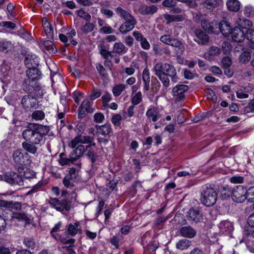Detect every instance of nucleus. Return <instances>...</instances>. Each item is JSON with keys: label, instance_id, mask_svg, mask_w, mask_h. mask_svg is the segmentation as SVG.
Masks as SVG:
<instances>
[{"label": "nucleus", "instance_id": "obj_1", "mask_svg": "<svg viewBox=\"0 0 254 254\" xmlns=\"http://www.w3.org/2000/svg\"><path fill=\"white\" fill-rule=\"evenodd\" d=\"M50 127L36 123H30L22 132L25 141L22 143V148L27 152L35 154L37 153V145L44 142L45 136L49 134Z\"/></svg>", "mask_w": 254, "mask_h": 254}, {"label": "nucleus", "instance_id": "obj_2", "mask_svg": "<svg viewBox=\"0 0 254 254\" xmlns=\"http://www.w3.org/2000/svg\"><path fill=\"white\" fill-rule=\"evenodd\" d=\"M153 70L155 75L158 77L165 88L170 86L169 77L173 83L177 82L179 79L175 67L168 63L159 62L156 63L153 67Z\"/></svg>", "mask_w": 254, "mask_h": 254}, {"label": "nucleus", "instance_id": "obj_3", "mask_svg": "<svg viewBox=\"0 0 254 254\" xmlns=\"http://www.w3.org/2000/svg\"><path fill=\"white\" fill-rule=\"evenodd\" d=\"M26 75L28 79L25 81V83L28 85L27 87V92L29 93L42 96L43 90L39 85L35 82L33 84H30L31 81H34L40 78L41 75L40 70L37 67L28 68L26 71Z\"/></svg>", "mask_w": 254, "mask_h": 254}, {"label": "nucleus", "instance_id": "obj_4", "mask_svg": "<svg viewBox=\"0 0 254 254\" xmlns=\"http://www.w3.org/2000/svg\"><path fill=\"white\" fill-rule=\"evenodd\" d=\"M116 13L118 16L124 20L119 28L121 33L126 34L131 31L137 23V20L130 12L124 9L121 7H118L116 9Z\"/></svg>", "mask_w": 254, "mask_h": 254}, {"label": "nucleus", "instance_id": "obj_5", "mask_svg": "<svg viewBox=\"0 0 254 254\" xmlns=\"http://www.w3.org/2000/svg\"><path fill=\"white\" fill-rule=\"evenodd\" d=\"M212 185H206L201 190L200 200L204 205L209 207L213 205L217 199V193Z\"/></svg>", "mask_w": 254, "mask_h": 254}, {"label": "nucleus", "instance_id": "obj_6", "mask_svg": "<svg viewBox=\"0 0 254 254\" xmlns=\"http://www.w3.org/2000/svg\"><path fill=\"white\" fill-rule=\"evenodd\" d=\"M224 190H228L227 196H231L232 200L237 203H242L247 199V189L243 186H236L233 189L226 186Z\"/></svg>", "mask_w": 254, "mask_h": 254}, {"label": "nucleus", "instance_id": "obj_7", "mask_svg": "<svg viewBox=\"0 0 254 254\" xmlns=\"http://www.w3.org/2000/svg\"><path fill=\"white\" fill-rule=\"evenodd\" d=\"M84 154V156L90 160L92 163L96 161L97 156L92 148H90V146H84L83 145L78 146L72 150L71 158L72 159H79Z\"/></svg>", "mask_w": 254, "mask_h": 254}, {"label": "nucleus", "instance_id": "obj_8", "mask_svg": "<svg viewBox=\"0 0 254 254\" xmlns=\"http://www.w3.org/2000/svg\"><path fill=\"white\" fill-rule=\"evenodd\" d=\"M160 40L165 44L176 48V54L177 55H181L185 51V47L183 43L177 39L173 38L169 34H166L161 36Z\"/></svg>", "mask_w": 254, "mask_h": 254}, {"label": "nucleus", "instance_id": "obj_9", "mask_svg": "<svg viewBox=\"0 0 254 254\" xmlns=\"http://www.w3.org/2000/svg\"><path fill=\"white\" fill-rule=\"evenodd\" d=\"M68 195L66 198L62 199L64 210L69 211L76 202L77 195L74 190L69 192L67 190H62L61 195L62 196Z\"/></svg>", "mask_w": 254, "mask_h": 254}, {"label": "nucleus", "instance_id": "obj_10", "mask_svg": "<svg viewBox=\"0 0 254 254\" xmlns=\"http://www.w3.org/2000/svg\"><path fill=\"white\" fill-rule=\"evenodd\" d=\"M94 141V138L89 135H78L75 136L69 143V146L72 148H76L78 145L83 144H89Z\"/></svg>", "mask_w": 254, "mask_h": 254}, {"label": "nucleus", "instance_id": "obj_11", "mask_svg": "<svg viewBox=\"0 0 254 254\" xmlns=\"http://www.w3.org/2000/svg\"><path fill=\"white\" fill-rule=\"evenodd\" d=\"M189 89L188 85L185 84H178L172 89V93L175 100L177 101L184 100L185 98L184 93Z\"/></svg>", "mask_w": 254, "mask_h": 254}, {"label": "nucleus", "instance_id": "obj_12", "mask_svg": "<svg viewBox=\"0 0 254 254\" xmlns=\"http://www.w3.org/2000/svg\"><path fill=\"white\" fill-rule=\"evenodd\" d=\"M202 214L198 207L190 208L187 214L188 220L191 223H197L202 219Z\"/></svg>", "mask_w": 254, "mask_h": 254}, {"label": "nucleus", "instance_id": "obj_13", "mask_svg": "<svg viewBox=\"0 0 254 254\" xmlns=\"http://www.w3.org/2000/svg\"><path fill=\"white\" fill-rule=\"evenodd\" d=\"M4 181L12 185H23V179L21 176L17 173L10 172L4 175Z\"/></svg>", "mask_w": 254, "mask_h": 254}, {"label": "nucleus", "instance_id": "obj_14", "mask_svg": "<svg viewBox=\"0 0 254 254\" xmlns=\"http://www.w3.org/2000/svg\"><path fill=\"white\" fill-rule=\"evenodd\" d=\"M21 104L26 111H29L36 106L37 100L30 95H25L22 98Z\"/></svg>", "mask_w": 254, "mask_h": 254}, {"label": "nucleus", "instance_id": "obj_15", "mask_svg": "<svg viewBox=\"0 0 254 254\" xmlns=\"http://www.w3.org/2000/svg\"><path fill=\"white\" fill-rule=\"evenodd\" d=\"M201 25L204 30L208 33H217L218 31L216 30L218 27V23L216 21L210 22L205 19H202Z\"/></svg>", "mask_w": 254, "mask_h": 254}, {"label": "nucleus", "instance_id": "obj_16", "mask_svg": "<svg viewBox=\"0 0 254 254\" xmlns=\"http://www.w3.org/2000/svg\"><path fill=\"white\" fill-rule=\"evenodd\" d=\"M39 63V58L35 55H28L24 60V63L27 68L37 67Z\"/></svg>", "mask_w": 254, "mask_h": 254}, {"label": "nucleus", "instance_id": "obj_17", "mask_svg": "<svg viewBox=\"0 0 254 254\" xmlns=\"http://www.w3.org/2000/svg\"><path fill=\"white\" fill-rule=\"evenodd\" d=\"M158 10V8L154 5H147L142 4L140 6L138 11L140 14L143 15H153L156 13Z\"/></svg>", "mask_w": 254, "mask_h": 254}, {"label": "nucleus", "instance_id": "obj_18", "mask_svg": "<svg viewBox=\"0 0 254 254\" xmlns=\"http://www.w3.org/2000/svg\"><path fill=\"white\" fill-rule=\"evenodd\" d=\"M231 34L233 40L236 42H241L245 39V32L242 29L238 27H235Z\"/></svg>", "mask_w": 254, "mask_h": 254}, {"label": "nucleus", "instance_id": "obj_19", "mask_svg": "<svg viewBox=\"0 0 254 254\" xmlns=\"http://www.w3.org/2000/svg\"><path fill=\"white\" fill-rule=\"evenodd\" d=\"M0 206L9 209V210H20L21 208V203L19 202H13L12 201H8L0 199Z\"/></svg>", "mask_w": 254, "mask_h": 254}, {"label": "nucleus", "instance_id": "obj_20", "mask_svg": "<svg viewBox=\"0 0 254 254\" xmlns=\"http://www.w3.org/2000/svg\"><path fill=\"white\" fill-rule=\"evenodd\" d=\"M180 233L182 236L189 238H192L196 235V231L190 226L182 227L180 230Z\"/></svg>", "mask_w": 254, "mask_h": 254}, {"label": "nucleus", "instance_id": "obj_21", "mask_svg": "<svg viewBox=\"0 0 254 254\" xmlns=\"http://www.w3.org/2000/svg\"><path fill=\"white\" fill-rule=\"evenodd\" d=\"M196 38L194 41L199 44L204 45L209 41L208 35L200 30H196L195 32Z\"/></svg>", "mask_w": 254, "mask_h": 254}, {"label": "nucleus", "instance_id": "obj_22", "mask_svg": "<svg viewBox=\"0 0 254 254\" xmlns=\"http://www.w3.org/2000/svg\"><path fill=\"white\" fill-rule=\"evenodd\" d=\"M217 29L225 36H228L232 31L229 24L225 21H222L218 24Z\"/></svg>", "mask_w": 254, "mask_h": 254}, {"label": "nucleus", "instance_id": "obj_23", "mask_svg": "<svg viewBox=\"0 0 254 254\" xmlns=\"http://www.w3.org/2000/svg\"><path fill=\"white\" fill-rule=\"evenodd\" d=\"M219 227L221 232L226 235L230 234L234 230L232 223L228 221H223L221 222L219 225Z\"/></svg>", "mask_w": 254, "mask_h": 254}, {"label": "nucleus", "instance_id": "obj_24", "mask_svg": "<svg viewBox=\"0 0 254 254\" xmlns=\"http://www.w3.org/2000/svg\"><path fill=\"white\" fill-rule=\"evenodd\" d=\"M12 158L14 162L18 165H22L25 163L24 155L21 149H18L13 152Z\"/></svg>", "mask_w": 254, "mask_h": 254}, {"label": "nucleus", "instance_id": "obj_25", "mask_svg": "<svg viewBox=\"0 0 254 254\" xmlns=\"http://www.w3.org/2000/svg\"><path fill=\"white\" fill-rule=\"evenodd\" d=\"M43 27L47 37L53 39L54 38V31L51 24L48 21L46 18L42 19Z\"/></svg>", "mask_w": 254, "mask_h": 254}, {"label": "nucleus", "instance_id": "obj_26", "mask_svg": "<svg viewBox=\"0 0 254 254\" xmlns=\"http://www.w3.org/2000/svg\"><path fill=\"white\" fill-rule=\"evenodd\" d=\"M68 233L72 236H75L78 233H81V229L79 226V222H75L74 224H69L67 227Z\"/></svg>", "mask_w": 254, "mask_h": 254}, {"label": "nucleus", "instance_id": "obj_27", "mask_svg": "<svg viewBox=\"0 0 254 254\" xmlns=\"http://www.w3.org/2000/svg\"><path fill=\"white\" fill-rule=\"evenodd\" d=\"M72 153V151L70 152L69 154V158H67L65 157V154L64 153H62L60 155V159L59 160V163L62 166H64L65 165H68L70 163H73L74 161L77 160L78 159H72L71 158V154Z\"/></svg>", "mask_w": 254, "mask_h": 254}, {"label": "nucleus", "instance_id": "obj_28", "mask_svg": "<svg viewBox=\"0 0 254 254\" xmlns=\"http://www.w3.org/2000/svg\"><path fill=\"white\" fill-rule=\"evenodd\" d=\"M146 116L148 118H151L153 122L157 121L160 118V115L158 113L157 110L154 108L148 109L146 113Z\"/></svg>", "mask_w": 254, "mask_h": 254}, {"label": "nucleus", "instance_id": "obj_29", "mask_svg": "<svg viewBox=\"0 0 254 254\" xmlns=\"http://www.w3.org/2000/svg\"><path fill=\"white\" fill-rule=\"evenodd\" d=\"M191 241L188 239H183L179 240L176 244V248L181 250L188 249L191 245Z\"/></svg>", "mask_w": 254, "mask_h": 254}, {"label": "nucleus", "instance_id": "obj_30", "mask_svg": "<svg viewBox=\"0 0 254 254\" xmlns=\"http://www.w3.org/2000/svg\"><path fill=\"white\" fill-rule=\"evenodd\" d=\"M49 203L51 206L59 211L64 210L62 200L60 201L57 198H50L49 200Z\"/></svg>", "mask_w": 254, "mask_h": 254}, {"label": "nucleus", "instance_id": "obj_31", "mask_svg": "<svg viewBox=\"0 0 254 254\" xmlns=\"http://www.w3.org/2000/svg\"><path fill=\"white\" fill-rule=\"evenodd\" d=\"M127 51V49L122 42H116L113 46V52L117 54H125Z\"/></svg>", "mask_w": 254, "mask_h": 254}, {"label": "nucleus", "instance_id": "obj_32", "mask_svg": "<svg viewBox=\"0 0 254 254\" xmlns=\"http://www.w3.org/2000/svg\"><path fill=\"white\" fill-rule=\"evenodd\" d=\"M228 8L232 11H237L240 8V2L237 0H229L227 2Z\"/></svg>", "mask_w": 254, "mask_h": 254}, {"label": "nucleus", "instance_id": "obj_33", "mask_svg": "<svg viewBox=\"0 0 254 254\" xmlns=\"http://www.w3.org/2000/svg\"><path fill=\"white\" fill-rule=\"evenodd\" d=\"M237 23L238 26L239 27V28L241 29L242 28L246 29L252 25L251 22L249 20L244 18L242 19L239 18L237 20Z\"/></svg>", "mask_w": 254, "mask_h": 254}, {"label": "nucleus", "instance_id": "obj_34", "mask_svg": "<svg viewBox=\"0 0 254 254\" xmlns=\"http://www.w3.org/2000/svg\"><path fill=\"white\" fill-rule=\"evenodd\" d=\"M96 129L99 133L106 135L108 134L111 130L110 125L95 126Z\"/></svg>", "mask_w": 254, "mask_h": 254}, {"label": "nucleus", "instance_id": "obj_35", "mask_svg": "<svg viewBox=\"0 0 254 254\" xmlns=\"http://www.w3.org/2000/svg\"><path fill=\"white\" fill-rule=\"evenodd\" d=\"M70 178V177L69 176H65L63 180V184L67 189H72V190L75 191V186L73 184V182L75 180H73Z\"/></svg>", "mask_w": 254, "mask_h": 254}, {"label": "nucleus", "instance_id": "obj_36", "mask_svg": "<svg viewBox=\"0 0 254 254\" xmlns=\"http://www.w3.org/2000/svg\"><path fill=\"white\" fill-rule=\"evenodd\" d=\"M43 45L45 49L50 53L54 54L57 52V49L55 47L53 42L51 40L45 41Z\"/></svg>", "mask_w": 254, "mask_h": 254}, {"label": "nucleus", "instance_id": "obj_37", "mask_svg": "<svg viewBox=\"0 0 254 254\" xmlns=\"http://www.w3.org/2000/svg\"><path fill=\"white\" fill-rule=\"evenodd\" d=\"M11 217L12 218L16 219L18 221H23L26 222H28L29 221V218L24 213H13Z\"/></svg>", "mask_w": 254, "mask_h": 254}, {"label": "nucleus", "instance_id": "obj_38", "mask_svg": "<svg viewBox=\"0 0 254 254\" xmlns=\"http://www.w3.org/2000/svg\"><path fill=\"white\" fill-rule=\"evenodd\" d=\"M94 27V24L86 21V23L80 28V30L84 33H88L92 31Z\"/></svg>", "mask_w": 254, "mask_h": 254}, {"label": "nucleus", "instance_id": "obj_39", "mask_svg": "<svg viewBox=\"0 0 254 254\" xmlns=\"http://www.w3.org/2000/svg\"><path fill=\"white\" fill-rule=\"evenodd\" d=\"M126 86L124 84H120L115 86L112 89L114 95L116 97L119 96L125 90Z\"/></svg>", "mask_w": 254, "mask_h": 254}, {"label": "nucleus", "instance_id": "obj_40", "mask_svg": "<svg viewBox=\"0 0 254 254\" xmlns=\"http://www.w3.org/2000/svg\"><path fill=\"white\" fill-rule=\"evenodd\" d=\"M31 117L36 121H41L44 119L45 114L41 110H36L33 112Z\"/></svg>", "mask_w": 254, "mask_h": 254}, {"label": "nucleus", "instance_id": "obj_41", "mask_svg": "<svg viewBox=\"0 0 254 254\" xmlns=\"http://www.w3.org/2000/svg\"><path fill=\"white\" fill-rule=\"evenodd\" d=\"M23 244L25 247L31 249H33L36 246V242L34 240L29 237H26L24 239Z\"/></svg>", "mask_w": 254, "mask_h": 254}, {"label": "nucleus", "instance_id": "obj_42", "mask_svg": "<svg viewBox=\"0 0 254 254\" xmlns=\"http://www.w3.org/2000/svg\"><path fill=\"white\" fill-rule=\"evenodd\" d=\"M246 37L247 39L252 43L250 47L252 49H254V30L249 29L247 30Z\"/></svg>", "mask_w": 254, "mask_h": 254}, {"label": "nucleus", "instance_id": "obj_43", "mask_svg": "<svg viewBox=\"0 0 254 254\" xmlns=\"http://www.w3.org/2000/svg\"><path fill=\"white\" fill-rule=\"evenodd\" d=\"M96 67L99 74L102 77L107 78L108 76V74L105 68L101 64H97L96 65Z\"/></svg>", "mask_w": 254, "mask_h": 254}, {"label": "nucleus", "instance_id": "obj_44", "mask_svg": "<svg viewBox=\"0 0 254 254\" xmlns=\"http://www.w3.org/2000/svg\"><path fill=\"white\" fill-rule=\"evenodd\" d=\"M100 53L105 60H111L113 57L111 52L102 48L100 51Z\"/></svg>", "mask_w": 254, "mask_h": 254}, {"label": "nucleus", "instance_id": "obj_45", "mask_svg": "<svg viewBox=\"0 0 254 254\" xmlns=\"http://www.w3.org/2000/svg\"><path fill=\"white\" fill-rule=\"evenodd\" d=\"M142 101V94L141 92H137L132 98L131 103L132 105H136Z\"/></svg>", "mask_w": 254, "mask_h": 254}, {"label": "nucleus", "instance_id": "obj_46", "mask_svg": "<svg viewBox=\"0 0 254 254\" xmlns=\"http://www.w3.org/2000/svg\"><path fill=\"white\" fill-rule=\"evenodd\" d=\"M76 13L79 17L85 19L87 22L90 21L91 17L90 15L84 11L83 10L80 9L77 10Z\"/></svg>", "mask_w": 254, "mask_h": 254}, {"label": "nucleus", "instance_id": "obj_47", "mask_svg": "<svg viewBox=\"0 0 254 254\" xmlns=\"http://www.w3.org/2000/svg\"><path fill=\"white\" fill-rule=\"evenodd\" d=\"M246 197L248 201L254 203V186L247 190Z\"/></svg>", "mask_w": 254, "mask_h": 254}, {"label": "nucleus", "instance_id": "obj_48", "mask_svg": "<svg viewBox=\"0 0 254 254\" xmlns=\"http://www.w3.org/2000/svg\"><path fill=\"white\" fill-rule=\"evenodd\" d=\"M251 57V53L249 52L245 51L241 54L239 58L241 62L245 63L250 61Z\"/></svg>", "mask_w": 254, "mask_h": 254}, {"label": "nucleus", "instance_id": "obj_49", "mask_svg": "<svg viewBox=\"0 0 254 254\" xmlns=\"http://www.w3.org/2000/svg\"><path fill=\"white\" fill-rule=\"evenodd\" d=\"M221 53L220 49L216 46H211L209 49L208 54L210 56H216L219 55Z\"/></svg>", "mask_w": 254, "mask_h": 254}, {"label": "nucleus", "instance_id": "obj_50", "mask_svg": "<svg viewBox=\"0 0 254 254\" xmlns=\"http://www.w3.org/2000/svg\"><path fill=\"white\" fill-rule=\"evenodd\" d=\"M80 108L83 112L86 111L87 112H90L91 111V103L88 100H84L82 102L80 106Z\"/></svg>", "mask_w": 254, "mask_h": 254}, {"label": "nucleus", "instance_id": "obj_51", "mask_svg": "<svg viewBox=\"0 0 254 254\" xmlns=\"http://www.w3.org/2000/svg\"><path fill=\"white\" fill-rule=\"evenodd\" d=\"M62 223L61 222H59L58 224L55 225V226L53 228L52 230L51 231L50 234L51 235V236L55 239L56 240H57V237L55 234L56 232H58L60 231V229L62 227Z\"/></svg>", "mask_w": 254, "mask_h": 254}, {"label": "nucleus", "instance_id": "obj_52", "mask_svg": "<svg viewBox=\"0 0 254 254\" xmlns=\"http://www.w3.org/2000/svg\"><path fill=\"white\" fill-rule=\"evenodd\" d=\"M221 63L224 68H229L232 64V60L230 57L226 56L222 59Z\"/></svg>", "mask_w": 254, "mask_h": 254}, {"label": "nucleus", "instance_id": "obj_53", "mask_svg": "<svg viewBox=\"0 0 254 254\" xmlns=\"http://www.w3.org/2000/svg\"><path fill=\"white\" fill-rule=\"evenodd\" d=\"M244 177L240 176H234L230 178V181L233 184H241L244 182Z\"/></svg>", "mask_w": 254, "mask_h": 254}, {"label": "nucleus", "instance_id": "obj_54", "mask_svg": "<svg viewBox=\"0 0 254 254\" xmlns=\"http://www.w3.org/2000/svg\"><path fill=\"white\" fill-rule=\"evenodd\" d=\"M11 48V44L10 42L7 41H0V51H4L5 50H9Z\"/></svg>", "mask_w": 254, "mask_h": 254}, {"label": "nucleus", "instance_id": "obj_55", "mask_svg": "<svg viewBox=\"0 0 254 254\" xmlns=\"http://www.w3.org/2000/svg\"><path fill=\"white\" fill-rule=\"evenodd\" d=\"M77 173L78 171L76 169L72 167L69 169L68 173L66 175V176H69L70 177V178L75 180L76 179Z\"/></svg>", "mask_w": 254, "mask_h": 254}, {"label": "nucleus", "instance_id": "obj_56", "mask_svg": "<svg viewBox=\"0 0 254 254\" xmlns=\"http://www.w3.org/2000/svg\"><path fill=\"white\" fill-rule=\"evenodd\" d=\"M23 177L26 179L34 178L36 177V173L31 170L27 169L24 171Z\"/></svg>", "mask_w": 254, "mask_h": 254}, {"label": "nucleus", "instance_id": "obj_57", "mask_svg": "<svg viewBox=\"0 0 254 254\" xmlns=\"http://www.w3.org/2000/svg\"><path fill=\"white\" fill-rule=\"evenodd\" d=\"M254 111V99L252 100L248 105L245 108V112L249 113Z\"/></svg>", "mask_w": 254, "mask_h": 254}, {"label": "nucleus", "instance_id": "obj_58", "mask_svg": "<svg viewBox=\"0 0 254 254\" xmlns=\"http://www.w3.org/2000/svg\"><path fill=\"white\" fill-rule=\"evenodd\" d=\"M94 119L95 122L101 123L104 120V115L101 113H96L94 116Z\"/></svg>", "mask_w": 254, "mask_h": 254}, {"label": "nucleus", "instance_id": "obj_59", "mask_svg": "<svg viewBox=\"0 0 254 254\" xmlns=\"http://www.w3.org/2000/svg\"><path fill=\"white\" fill-rule=\"evenodd\" d=\"M122 119V117L120 115L117 114L113 116L112 118V122L115 126H119L120 122Z\"/></svg>", "mask_w": 254, "mask_h": 254}, {"label": "nucleus", "instance_id": "obj_60", "mask_svg": "<svg viewBox=\"0 0 254 254\" xmlns=\"http://www.w3.org/2000/svg\"><path fill=\"white\" fill-rule=\"evenodd\" d=\"M142 79L143 81H150L149 71L147 67L143 70Z\"/></svg>", "mask_w": 254, "mask_h": 254}, {"label": "nucleus", "instance_id": "obj_61", "mask_svg": "<svg viewBox=\"0 0 254 254\" xmlns=\"http://www.w3.org/2000/svg\"><path fill=\"white\" fill-rule=\"evenodd\" d=\"M59 240L64 244L73 245L75 241L74 239H66L62 237L59 238Z\"/></svg>", "mask_w": 254, "mask_h": 254}, {"label": "nucleus", "instance_id": "obj_62", "mask_svg": "<svg viewBox=\"0 0 254 254\" xmlns=\"http://www.w3.org/2000/svg\"><path fill=\"white\" fill-rule=\"evenodd\" d=\"M184 77L188 79H192L194 77L195 74L188 69H185L184 71Z\"/></svg>", "mask_w": 254, "mask_h": 254}, {"label": "nucleus", "instance_id": "obj_63", "mask_svg": "<svg viewBox=\"0 0 254 254\" xmlns=\"http://www.w3.org/2000/svg\"><path fill=\"white\" fill-rule=\"evenodd\" d=\"M140 45L141 48L145 50H148L150 47V44L145 38L142 39V40L140 41Z\"/></svg>", "mask_w": 254, "mask_h": 254}, {"label": "nucleus", "instance_id": "obj_64", "mask_svg": "<svg viewBox=\"0 0 254 254\" xmlns=\"http://www.w3.org/2000/svg\"><path fill=\"white\" fill-rule=\"evenodd\" d=\"M244 13L248 17L254 15V10L252 7L247 6L244 10Z\"/></svg>", "mask_w": 254, "mask_h": 254}]
</instances>
